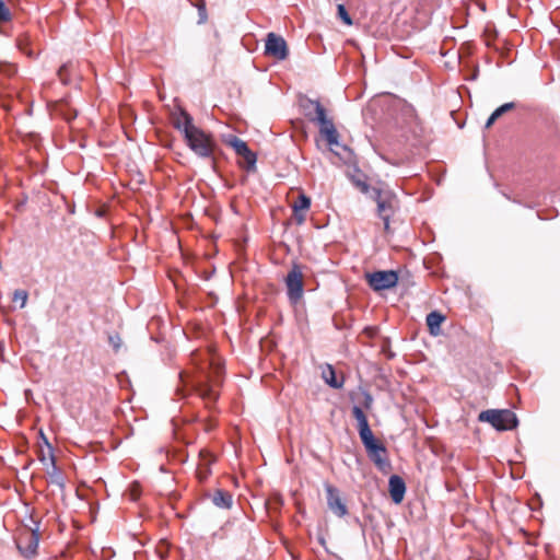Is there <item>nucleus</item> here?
Returning a JSON list of instances; mask_svg holds the SVG:
<instances>
[{"instance_id": "4", "label": "nucleus", "mask_w": 560, "mask_h": 560, "mask_svg": "<svg viewBox=\"0 0 560 560\" xmlns=\"http://www.w3.org/2000/svg\"><path fill=\"white\" fill-rule=\"evenodd\" d=\"M221 374L222 368L215 365L211 374H207L196 382V390L206 401L207 406L214 404L219 397L215 387L221 383Z\"/></svg>"}, {"instance_id": "26", "label": "nucleus", "mask_w": 560, "mask_h": 560, "mask_svg": "<svg viewBox=\"0 0 560 560\" xmlns=\"http://www.w3.org/2000/svg\"><path fill=\"white\" fill-rule=\"evenodd\" d=\"M337 13H338V16L343 21L345 24L352 25V20L343 4L337 5Z\"/></svg>"}, {"instance_id": "29", "label": "nucleus", "mask_w": 560, "mask_h": 560, "mask_svg": "<svg viewBox=\"0 0 560 560\" xmlns=\"http://www.w3.org/2000/svg\"><path fill=\"white\" fill-rule=\"evenodd\" d=\"M362 405H363V407L365 409H371L372 408L373 397H372V395L369 392H364L363 393V402H362Z\"/></svg>"}, {"instance_id": "22", "label": "nucleus", "mask_w": 560, "mask_h": 560, "mask_svg": "<svg viewBox=\"0 0 560 560\" xmlns=\"http://www.w3.org/2000/svg\"><path fill=\"white\" fill-rule=\"evenodd\" d=\"M318 116H314V120L319 125L320 135L326 132L327 129H331L335 127L331 119H329L326 115V109L324 107H318Z\"/></svg>"}, {"instance_id": "17", "label": "nucleus", "mask_w": 560, "mask_h": 560, "mask_svg": "<svg viewBox=\"0 0 560 560\" xmlns=\"http://www.w3.org/2000/svg\"><path fill=\"white\" fill-rule=\"evenodd\" d=\"M427 326L432 336L441 334V324L445 320V316L438 311L430 312L427 315Z\"/></svg>"}, {"instance_id": "1", "label": "nucleus", "mask_w": 560, "mask_h": 560, "mask_svg": "<svg viewBox=\"0 0 560 560\" xmlns=\"http://www.w3.org/2000/svg\"><path fill=\"white\" fill-rule=\"evenodd\" d=\"M352 416L358 422V432L365 447L369 458L373 462L378 470L387 472L390 470L392 465L388 459L386 446L377 441L369 425L368 418L359 406L352 407Z\"/></svg>"}, {"instance_id": "14", "label": "nucleus", "mask_w": 560, "mask_h": 560, "mask_svg": "<svg viewBox=\"0 0 560 560\" xmlns=\"http://www.w3.org/2000/svg\"><path fill=\"white\" fill-rule=\"evenodd\" d=\"M390 498L395 503H400L404 500L406 492V485L401 477L393 475L388 481Z\"/></svg>"}, {"instance_id": "13", "label": "nucleus", "mask_w": 560, "mask_h": 560, "mask_svg": "<svg viewBox=\"0 0 560 560\" xmlns=\"http://www.w3.org/2000/svg\"><path fill=\"white\" fill-rule=\"evenodd\" d=\"M171 119L174 128L183 132L184 137L188 130L190 131L196 127L192 117L182 107L171 113Z\"/></svg>"}, {"instance_id": "5", "label": "nucleus", "mask_w": 560, "mask_h": 560, "mask_svg": "<svg viewBox=\"0 0 560 560\" xmlns=\"http://www.w3.org/2000/svg\"><path fill=\"white\" fill-rule=\"evenodd\" d=\"M303 278L304 276L301 266L298 264H293L291 270L288 272L284 279L288 299L292 304H296L303 296Z\"/></svg>"}, {"instance_id": "27", "label": "nucleus", "mask_w": 560, "mask_h": 560, "mask_svg": "<svg viewBox=\"0 0 560 560\" xmlns=\"http://www.w3.org/2000/svg\"><path fill=\"white\" fill-rule=\"evenodd\" d=\"M108 342L113 347L115 352H118L122 345L121 338L118 334L109 335Z\"/></svg>"}, {"instance_id": "35", "label": "nucleus", "mask_w": 560, "mask_h": 560, "mask_svg": "<svg viewBox=\"0 0 560 560\" xmlns=\"http://www.w3.org/2000/svg\"><path fill=\"white\" fill-rule=\"evenodd\" d=\"M472 73H474V74H472V78H471V79H472V80H475V79L477 78V72H472Z\"/></svg>"}, {"instance_id": "28", "label": "nucleus", "mask_w": 560, "mask_h": 560, "mask_svg": "<svg viewBox=\"0 0 560 560\" xmlns=\"http://www.w3.org/2000/svg\"><path fill=\"white\" fill-rule=\"evenodd\" d=\"M353 183L363 194H369L371 196L372 188H370V186L364 180L354 179Z\"/></svg>"}, {"instance_id": "23", "label": "nucleus", "mask_w": 560, "mask_h": 560, "mask_svg": "<svg viewBox=\"0 0 560 560\" xmlns=\"http://www.w3.org/2000/svg\"><path fill=\"white\" fill-rule=\"evenodd\" d=\"M329 145H338L339 133L336 127L327 129L326 132L322 133Z\"/></svg>"}, {"instance_id": "8", "label": "nucleus", "mask_w": 560, "mask_h": 560, "mask_svg": "<svg viewBox=\"0 0 560 560\" xmlns=\"http://www.w3.org/2000/svg\"><path fill=\"white\" fill-rule=\"evenodd\" d=\"M369 285L374 291H383L395 287L398 282V275L394 270H382L366 275Z\"/></svg>"}, {"instance_id": "21", "label": "nucleus", "mask_w": 560, "mask_h": 560, "mask_svg": "<svg viewBox=\"0 0 560 560\" xmlns=\"http://www.w3.org/2000/svg\"><path fill=\"white\" fill-rule=\"evenodd\" d=\"M515 107V104L513 102L505 103L501 106H499L488 118L486 121L485 128L489 129L497 119H499L503 114L508 113L509 110L513 109Z\"/></svg>"}, {"instance_id": "30", "label": "nucleus", "mask_w": 560, "mask_h": 560, "mask_svg": "<svg viewBox=\"0 0 560 560\" xmlns=\"http://www.w3.org/2000/svg\"><path fill=\"white\" fill-rule=\"evenodd\" d=\"M213 459H209L207 463H206V469L202 470L201 468L198 470V477L199 479L202 481L207 478V476L210 474V469H209V465L211 464Z\"/></svg>"}, {"instance_id": "6", "label": "nucleus", "mask_w": 560, "mask_h": 560, "mask_svg": "<svg viewBox=\"0 0 560 560\" xmlns=\"http://www.w3.org/2000/svg\"><path fill=\"white\" fill-rule=\"evenodd\" d=\"M371 199L377 205V214L380 218H392L397 206V198L393 191L373 187Z\"/></svg>"}, {"instance_id": "25", "label": "nucleus", "mask_w": 560, "mask_h": 560, "mask_svg": "<svg viewBox=\"0 0 560 560\" xmlns=\"http://www.w3.org/2000/svg\"><path fill=\"white\" fill-rule=\"evenodd\" d=\"M12 15L3 0H0V23L9 22Z\"/></svg>"}, {"instance_id": "24", "label": "nucleus", "mask_w": 560, "mask_h": 560, "mask_svg": "<svg viewBox=\"0 0 560 560\" xmlns=\"http://www.w3.org/2000/svg\"><path fill=\"white\" fill-rule=\"evenodd\" d=\"M28 294L25 290L18 289L13 292L12 300L14 302H20V307L23 308L26 305Z\"/></svg>"}, {"instance_id": "11", "label": "nucleus", "mask_w": 560, "mask_h": 560, "mask_svg": "<svg viewBox=\"0 0 560 560\" xmlns=\"http://www.w3.org/2000/svg\"><path fill=\"white\" fill-rule=\"evenodd\" d=\"M380 102L386 106L388 113L392 116H396L398 113L402 116L404 119H410L415 116L413 107L405 100L395 95L387 94L383 100H380Z\"/></svg>"}, {"instance_id": "2", "label": "nucleus", "mask_w": 560, "mask_h": 560, "mask_svg": "<svg viewBox=\"0 0 560 560\" xmlns=\"http://www.w3.org/2000/svg\"><path fill=\"white\" fill-rule=\"evenodd\" d=\"M188 148L199 158L201 159H212L215 142L211 135L206 133L198 127H195L192 130H188L187 135L184 137Z\"/></svg>"}, {"instance_id": "18", "label": "nucleus", "mask_w": 560, "mask_h": 560, "mask_svg": "<svg viewBox=\"0 0 560 560\" xmlns=\"http://www.w3.org/2000/svg\"><path fill=\"white\" fill-rule=\"evenodd\" d=\"M300 104L304 112V115L311 121L314 120V116H318V113H319L318 107H323L318 101H314L308 97H302L300 101Z\"/></svg>"}, {"instance_id": "33", "label": "nucleus", "mask_w": 560, "mask_h": 560, "mask_svg": "<svg viewBox=\"0 0 560 560\" xmlns=\"http://www.w3.org/2000/svg\"><path fill=\"white\" fill-rule=\"evenodd\" d=\"M200 22H205L206 15H205V8L200 9Z\"/></svg>"}, {"instance_id": "20", "label": "nucleus", "mask_w": 560, "mask_h": 560, "mask_svg": "<svg viewBox=\"0 0 560 560\" xmlns=\"http://www.w3.org/2000/svg\"><path fill=\"white\" fill-rule=\"evenodd\" d=\"M322 375H323V378L325 380V382L330 387L336 388V389H339L342 387L343 382L338 381V378L336 377V372L330 364H327L326 368L323 369Z\"/></svg>"}, {"instance_id": "32", "label": "nucleus", "mask_w": 560, "mask_h": 560, "mask_svg": "<svg viewBox=\"0 0 560 560\" xmlns=\"http://www.w3.org/2000/svg\"><path fill=\"white\" fill-rule=\"evenodd\" d=\"M381 219H382V220H383V222H384V230H385L386 232H388V231H389V220H390V218H381Z\"/></svg>"}, {"instance_id": "3", "label": "nucleus", "mask_w": 560, "mask_h": 560, "mask_svg": "<svg viewBox=\"0 0 560 560\" xmlns=\"http://www.w3.org/2000/svg\"><path fill=\"white\" fill-rule=\"evenodd\" d=\"M479 421L488 422L499 431L512 430L517 427L516 415L510 409H488L481 411Z\"/></svg>"}, {"instance_id": "19", "label": "nucleus", "mask_w": 560, "mask_h": 560, "mask_svg": "<svg viewBox=\"0 0 560 560\" xmlns=\"http://www.w3.org/2000/svg\"><path fill=\"white\" fill-rule=\"evenodd\" d=\"M232 494L224 490H217L212 495V503L221 509H230L232 506Z\"/></svg>"}, {"instance_id": "7", "label": "nucleus", "mask_w": 560, "mask_h": 560, "mask_svg": "<svg viewBox=\"0 0 560 560\" xmlns=\"http://www.w3.org/2000/svg\"><path fill=\"white\" fill-rule=\"evenodd\" d=\"M38 542L39 526L36 523L35 528H28L20 534L16 539V547L24 558L31 559L37 555Z\"/></svg>"}, {"instance_id": "12", "label": "nucleus", "mask_w": 560, "mask_h": 560, "mask_svg": "<svg viewBox=\"0 0 560 560\" xmlns=\"http://www.w3.org/2000/svg\"><path fill=\"white\" fill-rule=\"evenodd\" d=\"M325 490L329 510L338 517L345 516L348 513V509L340 498L339 490L329 483L325 485Z\"/></svg>"}, {"instance_id": "34", "label": "nucleus", "mask_w": 560, "mask_h": 560, "mask_svg": "<svg viewBox=\"0 0 560 560\" xmlns=\"http://www.w3.org/2000/svg\"><path fill=\"white\" fill-rule=\"evenodd\" d=\"M62 73H63V72H61V71H58V72H57V74L60 77V80H63V78L61 77V74H62Z\"/></svg>"}, {"instance_id": "9", "label": "nucleus", "mask_w": 560, "mask_h": 560, "mask_svg": "<svg viewBox=\"0 0 560 560\" xmlns=\"http://www.w3.org/2000/svg\"><path fill=\"white\" fill-rule=\"evenodd\" d=\"M265 54L278 60H284L289 55L287 42L281 35L268 33L265 39Z\"/></svg>"}, {"instance_id": "36", "label": "nucleus", "mask_w": 560, "mask_h": 560, "mask_svg": "<svg viewBox=\"0 0 560 560\" xmlns=\"http://www.w3.org/2000/svg\"><path fill=\"white\" fill-rule=\"evenodd\" d=\"M59 70H60V71H63V70H66V67H65V66H62V67H60V68H59Z\"/></svg>"}, {"instance_id": "15", "label": "nucleus", "mask_w": 560, "mask_h": 560, "mask_svg": "<svg viewBox=\"0 0 560 560\" xmlns=\"http://www.w3.org/2000/svg\"><path fill=\"white\" fill-rule=\"evenodd\" d=\"M45 443L47 444L49 448V467L47 468V475L49 477V481L52 485L58 486L59 488H63L65 481L61 471L56 465V459L52 454L51 445L48 443V441L45 439Z\"/></svg>"}, {"instance_id": "31", "label": "nucleus", "mask_w": 560, "mask_h": 560, "mask_svg": "<svg viewBox=\"0 0 560 560\" xmlns=\"http://www.w3.org/2000/svg\"><path fill=\"white\" fill-rule=\"evenodd\" d=\"M39 460L43 464H48L49 465V454L46 456L45 453L42 452L40 455H39Z\"/></svg>"}, {"instance_id": "10", "label": "nucleus", "mask_w": 560, "mask_h": 560, "mask_svg": "<svg viewBox=\"0 0 560 560\" xmlns=\"http://www.w3.org/2000/svg\"><path fill=\"white\" fill-rule=\"evenodd\" d=\"M228 143L232 147L235 153L242 159L240 165L247 171L254 170L256 165V154L248 148L247 143L242 139L232 136Z\"/></svg>"}, {"instance_id": "16", "label": "nucleus", "mask_w": 560, "mask_h": 560, "mask_svg": "<svg viewBox=\"0 0 560 560\" xmlns=\"http://www.w3.org/2000/svg\"><path fill=\"white\" fill-rule=\"evenodd\" d=\"M311 207V199L304 194H299L296 200L293 202V211L295 220L299 224L305 221L304 212L307 211Z\"/></svg>"}]
</instances>
